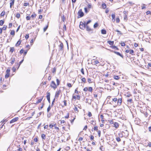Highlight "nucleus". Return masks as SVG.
Listing matches in <instances>:
<instances>
[{
	"mask_svg": "<svg viewBox=\"0 0 151 151\" xmlns=\"http://www.w3.org/2000/svg\"><path fill=\"white\" fill-rule=\"evenodd\" d=\"M112 103H113V102H114L115 103L116 101H117V104L115 105V106H114V107H116L117 106H120L121 105L122 102V98L117 99V98L115 97L113 99H112Z\"/></svg>",
	"mask_w": 151,
	"mask_h": 151,
	"instance_id": "f257e3e1",
	"label": "nucleus"
},
{
	"mask_svg": "<svg viewBox=\"0 0 151 151\" xmlns=\"http://www.w3.org/2000/svg\"><path fill=\"white\" fill-rule=\"evenodd\" d=\"M86 22H81L79 25L80 28L83 30L85 29L86 27Z\"/></svg>",
	"mask_w": 151,
	"mask_h": 151,
	"instance_id": "f03ea898",
	"label": "nucleus"
},
{
	"mask_svg": "<svg viewBox=\"0 0 151 151\" xmlns=\"http://www.w3.org/2000/svg\"><path fill=\"white\" fill-rule=\"evenodd\" d=\"M78 18L82 17L84 15V13L82 11L81 9H80L78 12Z\"/></svg>",
	"mask_w": 151,
	"mask_h": 151,
	"instance_id": "7ed1b4c3",
	"label": "nucleus"
},
{
	"mask_svg": "<svg viewBox=\"0 0 151 151\" xmlns=\"http://www.w3.org/2000/svg\"><path fill=\"white\" fill-rule=\"evenodd\" d=\"M50 86L53 88L54 89H55L57 88L55 82L52 81L50 85Z\"/></svg>",
	"mask_w": 151,
	"mask_h": 151,
	"instance_id": "20e7f679",
	"label": "nucleus"
},
{
	"mask_svg": "<svg viewBox=\"0 0 151 151\" xmlns=\"http://www.w3.org/2000/svg\"><path fill=\"white\" fill-rule=\"evenodd\" d=\"M15 60L16 58L15 57H13L12 56L11 58V61L10 62V63L12 65L13 64L14 62L15 61Z\"/></svg>",
	"mask_w": 151,
	"mask_h": 151,
	"instance_id": "39448f33",
	"label": "nucleus"
},
{
	"mask_svg": "<svg viewBox=\"0 0 151 151\" xmlns=\"http://www.w3.org/2000/svg\"><path fill=\"white\" fill-rule=\"evenodd\" d=\"M18 119V117H16L14 118L10 121V123H12L16 121H17Z\"/></svg>",
	"mask_w": 151,
	"mask_h": 151,
	"instance_id": "423d86ee",
	"label": "nucleus"
},
{
	"mask_svg": "<svg viewBox=\"0 0 151 151\" xmlns=\"http://www.w3.org/2000/svg\"><path fill=\"white\" fill-rule=\"evenodd\" d=\"M59 47L60 50H62L63 49V43L61 42L59 46Z\"/></svg>",
	"mask_w": 151,
	"mask_h": 151,
	"instance_id": "0eeeda50",
	"label": "nucleus"
},
{
	"mask_svg": "<svg viewBox=\"0 0 151 151\" xmlns=\"http://www.w3.org/2000/svg\"><path fill=\"white\" fill-rule=\"evenodd\" d=\"M113 52L115 54H116L117 55H119L122 58H123V56L122 55H121L119 52L114 51Z\"/></svg>",
	"mask_w": 151,
	"mask_h": 151,
	"instance_id": "6e6552de",
	"label": "nucleus"
},
{
	"mask_svg": "<svg viewBox=\"0 0 151 151\" xmlns=\"http://www.w3.org/2000/svg\"><path fill=\"white\" fill-rule=\"evenodd\" d=\"M50 93L48 92L47 93V99L49 102V103L50 102Z\"/></svg>",
	"mask_w": 151,
	"mask_h": 151,
	"instance_id": "1a4fd4ad",
	"label": "nucleus"
},
{
	"mask_svg": "<svg viewBox=\"0 0 151 151\" xmlns=\"http://www.w3.org/2000/svg\"><path fill=\"white\" fill-rule=\"evenodd\" d=\"M18 64L17 63L16 64V65H15L12 68V70L14 72H15V70H16V68H17V66L18 65Z\"/></svg>",
	"mask_w": 151,
	"mask_h": 151,
	"instance_id": "9d476101",
	"label": "nucleus"
},
{
	"mask_svg": "<svg viewBox=\"0 0 151 151\" xmlns=\"http://www.w3.org/2000/svg\"><path fill=\"white\" fill-rule=\"evenodd\" d=\"M43 98V97H42L41 98L38 99L37 101L36 102V103H35V104H37L39 103H40L41 102V101H42V99Z\"/></svg>",
	"mask_w": 151,
	"mask_h": 151,
	"instance_id": "9b49d317",
	"label": "nucleus"
},
{
	"mask_svg": "<svg viewBox=\"0 0 151 151\" xmlns=\"http://www.w3.org/2000/svg\"><path fill=\"white\" fill-rule=\"evenodd\" d=\"M60 90H59V91H57L56 92V94H55V97H58V96H59L60 94Z\"/></svg>",
	"mask_w": 151,
	"mask_h": 151,
	"instance_id": "f8f14e48",
	"label": "nucleus"
},
{
	"mask_svg": "<svg viewBox=\"0 0 151 151\" xmlns=\"http://www.w3.org/2000/svg\"><path fill=\"white\" fill-rule=\"evenodd\" d=\"M86 31L88 32H90L92 30L88 25H86Z\"/></svg>",
	"mask_w": 151,
	"mask_h": 151,
	"instance_id": "ddd939ff",
	"label": "nucleus"
},
{
	"mask_svg": "<svg viewBox=\"0 0 151 151\" xmlns=\"http://www.w3.org/2000/svg\"><path fill=\"white\" fill-rule=\"evenodd\" d=\"M119 126V124L118 123L114 122V124L113 127H115L116 128H118Z\"/></svg>",
	"mask_w": 151,
	"mask_h": 151,
	"instance_id": "4468645a",
	"label": "nucleus"
},
{
	"mask_svg": "<svg viewBox=\"0 0 151 151\" xmlns=\"http://www.w3.org/2000/svg\"><path fill=\"white\" fill-rule=\"evenodd\" d=\"M10 1H11L10 3V7L11 8L12 7V6L14 5V0H11Z\"/></svg>",
	"mask_w": 151,
	"mask_h": 151,
	"instance_id": "2eb2a0df",
	"label": "nucleus"
},
{
	"mask_svg": "<svg viewBox=\"0 0 151 151\" xmlns=\"http://www.w3.org/2000/svg\"><path fill=\"white\" fill-rule=\"evenodd\" d=\"M107 42L108 43L111 45H113L114 44V41H108Z\"/></svg>",
	"mask_w": 151,
	"mask_h": 151,
	"instance_id": "dca6fc26",
	"label": "nucleus"
},
{
	"mask_svg": "<svg viewBox=\"0 0 151 151\" xmlns=\"http://www.w3.org/2000/svg\"><path fill=\"white\" fill-rule=\"evenodd\" d=\"M102 7L103 9H105L106 8V4L105 3H103L102 4Z\"/></svg>",
	"mask_w": 151,
	"mask_h": 151,
	"instance_id": "f3484780",
	"label": "nucleus"
},
{
	"mask_svg": "<svg viewBox=\"0 0 151 151\" xmlns=\"http://www.w3.org/2000/svg\"><path fill=\"white\" fill-rule=\"evenodd\" d=\"M101 32L103 34H106V32L105 30L103 29L101 30Z\"/></svg>",
	"mask_w": 151,
	"mask_h": 151,
	"instance_id": "a211bd4d",
	"label": "nucleus"
},
{
	"mask_svg": "<svg viewBox=\"0 0 151 151\" xmlns=\"http://www.w3.org/2000/svg\"><path fill=\"white\" fill-rule=\"evenodd\" d=\"M21 43V41L20 40H19L17 42V43L16 44L15 46L17 47L19 45H20Z\"/></svg>",
	"mask_w": 151,
	"mask_h": 151,
	"instance_id": "6ab92c4d",
	"label": "nucleus"
},
{
	"mask_svg": "<svg viewBox=\"0 0 151 151\" xmlns=\"http://www.w3.org/2000/svg\"><path fill=\"white\" fill-rule=\"evenodd\" d=\"M114 78L116 80H118L119 78V77L118 76H114Z\"/></svg>",
	"mask_w": 151,
	"mask_h": 151,
	"instance_id": "aec40b11",
	"label": "nucleus"
},
{
	"mask_svg": "<svg viewBox=\"0 0 151 151\" xmlns=\"http://www.w3.org/2000/svg\"><path fill=\"white\" fill-rule=\"evenodd\" d=\"M73 109L75 111H76V113H78L79 111L77 108L76 106L75 107V108Z\"/></svg>",
	"mask_w": 151,
	"mask_h": 151,
	"instance_id": "412c9836",
	"label": "nucleus"
},
{
	"mask_svg": "<svg viewBox=\"0 0 151 151\" xmlns=\"http://www.w3.org/2000/svg\"><path fill=\"white\" fill-rule=\"evenodd\" d=\"M14 50V48L13 47H11L10 48V52L12 53L13 52Z\"/></svg>",
	"mask_w": 151,
	"mask_h": 151,
	"instance_id": "4be33fe9",
	"label": "nucleus"
},
{
	"mask_svg": "<svg viewBox=\"0 0 151 151\" xmlns=\"http://www.w3.org/2000/svg\"><path fill=\"white\" fill-rule=\"evenodd\" d=\"M10 34L14 36L15 35V31L14 30H12Z\"/></svg>",
	"mask_w": 151,
	"mask_h": 151,
	"instance_id": "5701e85b",
	"label": "nucleus"
},
{
	"mask_svg": "<svg viewBox=\"0 0 151 151\" xmlns=\"http://www.w3.org/2000/svg\"><path fill=\"white\" fill-rule=\"evenodd\" d=\"M41 137L42 139H45L46 138V135L44 134H42L41 135Z\"/></svg>",
	"mask_w": 151,
	"mask_h": 151,
	"instance_id": "b1692460",
	"label": "nucleus"
},
{
	"mask_svg": "<svg viewBox=\"0 0 151 151\" xmlns=\"http://www.w3.org/2000/svg\"><path fill=\"white\" fill-rule=\"evenodd\" d=\"M116 141L119 142H120L121 140L120 138L119 137H117L116 138Z\"/></svg>",
	"mask_w": 151,
	"mask_h": 151,
	"instance_id": "393cba45",
	"label": "nucleus"
},
{
	"mask_svg": "<svg viewBox=\"0 0 151 151\" xmlns=\"http://www.w3.org/2000/svg\"><path fill=\"white\" fill-rule=\"evenodd\" d=\"M82 82H83L84 83H86V79L85 78H83L81 79Z\"/></svg>",
	"mask_w": 151,
	"mask_h": 151,
	"instance_id": "a878e982",
	"label": "nucleus"
},
{
	"mask_svg": "<svg viewBox=\"0 0 151 151\" xmlns=\"http://www.w3.org/2000/svg\"><path fill=\"white\" fill-rule=\"evenodd\" d=\"M4 22L2 20H0V25L2 26L4 23Z\"/></svg>",
	"mask_w": 151,
	"mask_h": 151,
	"instance_id": "bb28decb",
	"label": "nucleus"
},
{
	"mask_svg": "<svg viewBox=\"0 0 151 151\" xmlns=\"http://www.w3.org/2000/svg\"><path fill=\"white\" fill-rule=\"evenodd\" d=\"M53 126H54V127H55V129H57V130H59V128L58 127H56V124H55L53 125Z\"/></svg>",
	"mask_w": 151,
	"mask_h": 151,
	"instance_id": "cd10ccee",
	"label": "nucleus"
},
{
	"mask_svg": "<svg viewBox=\"0 0 151 151\" xmlns=\"http://www.w3.org/2000/svg\"><path fill=\"white\" fill-rule=\"evenodd\" d=\"M56 81H57V85L58 86L60 84V81L58 79H57Z\"/></svg>",
	"mask_w": 151,
	"mask_h": 151,
	"instance_id": "c85d7f7f",
	"label": "nucleus"
},
{
	"mask_svg": "<svg viewBox=\"0 0 151 151\" xmlns=\"http://www.w3.org/2000/svg\"><path fill=\"white\" fill-rule=\"evenodd\" d=\"M23 60H24V59H23L22 61H21L19 62V64L18 65V67L17 69H18V68H19V66H20V65L21 64V63H22L23 62Z\"/></svg>",
	"mask_w": 151,
	"mask_h": 151,
	"instance_id": "c756f323",
	"label": "nucleus"
},
{
	"mask_svg": "<svg viewBox=\"0 0 151 151\" xmlns=\"http://www.w3.org/2000/svg\"><path fill=\"white\" fill-rule=\"evenodd\" d=\"M88 81L89 83H91L92 82L91 79L89 78H88Z\"/></svg>",
	"mask_w": 151,
	"mask_h": 151,
	"instance_id": "7c9ffc66",
	"label": "nucleus"
},
{
	"mask_svg": "<svg viewBox=\"0 0 151 151\" xmlns=\"http://www.w3.org/2000/svg\"><path fill=\"white\" fill-rule=\"evenodd\" d=\"M129 53L130 54L133 55V54L134 53V51L132 50H129Z\"/></svg>",
	"mask_w": 151,
	"mask_h": 151,
	"instance_id": "2f4dec72",
	"label": "nucleus"
},
{
	"mask_svg": "<svg viewBox=\"0 0 151 151\" xmlns=\"http://www.w3.org/2000/svg\"><path fill=\"white\" fill-rule=\"evenodd\" d=\"M88 90L90 92H92V91H93V88L92 87H89Z\"/></svg>",
	"mask_w": 151,
	"mask_h": 151,
	"instance_id": "473e14b6",
	"label": "nucleus"
},
{
	"mask_svg": "<svg viewBox=\"0 0 151 151\" xmlns=\"http://www.w3.org/2000/svg\"><path fill=\"white\" fill-rule=\"evenodd\" d=\"M112 48L113 49H116V50H118V48L116 46H113L112 47Z\"/></svg>",
	"mask_w": 151,
	"mask_h": 151,
	"instance_id": "72a5a7b5",
	"label": "nucleus"
},
{
	"mask_svg": "<svg viewBox=\"0 0 151 151\" xmlns=\"http://www.w3.org/2000/svg\"><path fill=\"white\" fill-rule=\"evenodd\" d=\"M111 17L112 19H115V13H114L112 14L111 15Z\"/></svg>",
	"mask_w": 151,
	"mask_h": 151,
	"instance_id": "f704fd0d",
	"label": "nucleus"
},
{
	"mask_svg": "<svg viewBox=\"0 0 151 151\" xmlns=\"http://www.w3.org/2000/svg\"><path fill=\"white\" fill-rule=\"evenodd\" d=\"M115 31L118 32V34H120V35L122 34V32H121L119 31L118 30H116Z\"/></svg>",
	"mask_w": 151,
	"mask_h": 151,
	"instance_id": "c9c22d12",
	"label": "nucleus"
},
{
	"mask_svg": "<svg viewBox=\"0 0 151 151\" xmlns=\"http://www.w3.org/2000/svg\"><path fill=\"white\" fill-rule=\"evenodd\" d=\"M98 24L97 23H95L93 25L94 28H96L98 26Z\"/></svg>",
	"mask_w": 151,
	"mask_h": 151,
	"instance_id": "e433bc0d",
	"label": "nucleus"
},
{
	"mask_svg": "<svg viewBox=\"0 0 151 151\" xmlns=\"http://www.w3.org/2000/svg\"><path fill=\"white\" fill-rule=\"evenodd\" d=\"M48 26L47 25L46 27H44V28L43 29V31H44V32H45L46 30L48 28Z\"/></svg>",
	"mask_w": 151,
	"mask_h": 151,
	"instance_id": "4c0bfd02",
	"label": "nucleus"
},
{
	"mask_svg": "<svg viewBox=\"0 0 151 151\" xmlns=\"http://www.w3.org/2000/svg\"><path fill=\"white\" fill-rule=\"evenodd\" d=\"M9 76V74H6L5 75V78H8Z\"/></svg>",
	"mask_w": 151,
	"mask_h": 151,
	"instance_id": "58836bf2",
	"label": "nucleus"
},
{
	"mask_svg": "<svg viewBox=\"0 0 151 151\" xmlns=\"http://www.w3.org/2000/svg\"><path fill=\"white\" fill-rule=\"evenodd\" d=\"M5 14V12H2L1 14V16H4Z\"/></svg>",
	"mask_w": 151,
	"mask_h": 151,
	"instance_id": "ea45409f",
	"label": "nucleus"
},
{
	"mask_svg": "<svg viewBox=\"0 0 151 151\" xmlns=\"http://www.w3.org/2000/svg\"><path fill=\"white\" fill-rule=\"evenodd\" d=\"M116 20L117 23H119L120 22V20L119 17L116 18Z\"/></svg>",
	"mask_w": 151,
	"mask_h": 151,
	"instance_id": "a19ab883",
	"label": "nucleus"
},
{
	"mask_svg": "<svg viewBox=\"0 0 151 151\" xmlns=\"http://www.w3.org/2000/svg\"><path fill=\"white\" fill-rule=\"evenodd\" d=\"M10 70L9 69H7L6 71V74H10Z\"/></svg>",
	"mask_w": 151,
	"mask_h": 151,
	"instance_id": "79ce46f5",
	"label": "nucleus"
},
{
	"mask_svg": "<svg viewBox=\"0 0 151 151\" xmlns=\"http://www.w3.org/2000/svg\"><path fill=\"white\" fill-rule=\"evenodd\" d=\"M98 136L99 137H100L101 136V131L100 130L97 131Z\"/></svg>",
	"mask_w": 151,
	"mask_h": 151,
	"instance_id": "37998d69",
	"label": "nucleus"
},
{
	"mask_svg": "<svg viewBox=\"0 0 151 151\" xmlns=\"http://www.w3.org/2000/svg\"><path fill=\"white\" fill-rule=\"evenodd\" d=\"M91 22V20H89L86 23V25H88V24H89V23H90Z\"/></svg>",
	"mask_w": 151,
	"mask_h": 151,
	"instance_id": "c03bdc74",
	"label": "nucleus"
},
{
	"mask_svg": "<svg viewBox=\"0 0 151 151\" xmlns=\"http://www.w3.org/2000/svg\"><path fill=\"white\" fill-rule=\"evenodd\" d=\"M50 109H51V108L50 107V106H49L47 108V111L48 112L50 110Z\"/></svg>",
	"mask_w": 151,
	"mask_h": 151,
	"instance_id": "a18cd8bd",
	"label": "nucleus"
},
{
	"mask_svg": "<svg viewBox=\"0 0 151 151\" xmlns=\"http://www.w3.org/2000/svg\"><path fill=\"white\" fill-rule=\"evenodd\" d=\"M20 15L19 14H17L16 17L17 18H20Z\"/></svg>",
	"mask_w": 151,
	"mask_h": 151,
	"instance_id": "49530a36",
	"label": "nucleus"
},
{
	"mask_svg": "<svg viewBox=\"0 0 151 151\" xmlns=\"http://www.w3.org/2000/svg\"><path fill=\"white\" fill-rule=\"evenodd\" d=\"M94 130L97 131L98 130V127L97 126H95L94 127Z\"/></svg>",
	"mask_w": 151,
	"mask_h": 151,
	"instance_id": "de8ad7c7",
	"label": "nucleus"
},
{
	"mask_svg": "<svg viewBox=\"0 0 151 151\" xmlns=\"http://www.w3.org/2000/svg\"><path fill=\"white\" fill-rule=\"evenodd\" d=\"M109 122L111 124H114V123L113 120H109Z\"/></svg>",
	"mask_w": 151,
	"mask_h": 151,
	"instance_id": "09e8293b",
	"label": "nucleus"
},
{
	"mask_svg": "<svg viewBox=\"0 0 151 151\" xmlns=\"http://www.w3.org/2000/svg\"><path fill=\"white\" fill-rule=\"evenodd\" d=\"M36 16V15L35 14H32L31 15V17L32 18H35Z\"/></svg>",
	"mask_w": 151,
	"mask_h": 151,
	"instance_id": "8fccbe9b",
	"label": "nucleus"
},
{
	"mask_svg": "<svg viewBox=\"0 0 151 151\" xmlns=\"http://www.w3.org/2000/svg\"><path fill=\"white\" fill-rule=\"evenodd\" d=\"M91 137H90V139L91 140H93V139L94 138V137L92 135H90Z\"/></svg>",
	"mask_w": 151,
	"mask_h": 151,
	"instance_id": "3c124183",
	"label": "nucleus"
},
{
	"mask_svg": "<svg viewBox=\"0 0 151 151\" xmlns=\"http://www.w3.org/2000/svg\"><path fill=\"white\" fill-rule=\"evenodd\" d=\"M145 4H142V5L141 6V7H142V9H145V8H146V7L145 6Z\"/></svg>",
	"mask_w": 151,
	"mask_h": 151,
	"instance_id": "603ef678",
	"label": "nucleus"
},
{
	"mask_svg": "<svg viewBox=\"0 0 151 151\" xmlns=\"http://www.w3.org/2000/svg\"><path fill=\"white\" fill-rule=\"evenodd\" d=\"M81 73L83 74V75H84V70H83V68H82L81 70Z\"/></svg>",
	"mask_w": 151,
	"mask_h": 151,
	"instance_id": "864d4df0",
	"label": "nucleus"
},
{
	"mask_svg": "<svg viewBox=\"0 0 151 151\" xmlns=\"http://www.w3.org/2000/svg\"><path fill=\"white\" fill-rule=\"evenodd\" d=\"M31 17L29 16L26 17V18L27 20H29L30 19Z\"/></svg>",
	"mask_w": 151,
	"mask_h": 151,
	"instance_id": "5fc2aeb1",
	"label": "nucleus"
},
{
	"mask_svg": "<svg viewBox=\"0 0 151 151\" xmlns=\"http://www.w3.org/2000/svg\"><path fill=\"white\" fill-rule=\"evenodd\" d=\"M132 99H128L127 100V102H129L130 103H131L132 102Z\"/></svg>",
	"mask_w": 151,
	"mask_h": 151,
	"instance_id": "6e6d98bb",
	"label": "nucleus"
},
{
	"mask_svg": "<svg viewBox=\"0 0 151 151\" xmlns=\"http://www.w3.org/2000/svg\"><path fill=\"white\" fill-rule=\"evenodd\" d=\"M109 12V10L108 8H106L105 9V12L106 13H107Z\"/></svg>",
	"mask_w": 151,
	"mask_h": 151,
	"instance_id": "4d7b16f0",
	"label": "nucleus"
},
{
	"mask_svg": "<svg viewBox=\"0 0 151 151\" xmlns=\"http://www.w3.org/2000/svg\"><path fill=\"white\" fill-rule=\"evenodd\" d=\"M92 115L91 113V112H89L88 114V116L89 117H91V116H92Z\"/></svg>",
	"mask_w": 151,
	"mask_h": 151,
	"instance_id": "13d9d810",
	"label": "nucleus"
},
{
	"mask_svg": "<svg viewBox=\"0 0 151 151\" xmlns=\"http://www.w3.org/2000/svg\"><path fill=\"white\" fill-rule=\"evenodd\" d=\"M12 25V23H9V28H10L11 27Z\"/></svg>",
	"mask_w": 151,
	"mask_h": 151,
	"instance_id": "bf43d9fd",
	"label": "nucleus"
},
{
	"mask_svg": "<svg viewBox=\"0 0 151 151\" xmlns=\"http://www.w3.org/2000/svg\"><path fill=\"white\" fill-rule=\"evenodd\" d=\"M29 5V4L28 3H24V6H26L27 5Z\"/></svg>",
	"mask_w": 151,
	"mask_h": 151,
	"instance_id": "052dcab7",
	"label": "nucleus"
},
{
	"mask_svg": "<svg viewBox=\"0 0 151 151\" xmlns=\"http://www.w3.org/2000/svg\"><path fill=\"white\" fill-rule=\"evenodd\" d=\"M83 90L85 91H87L88 90V88L87 87H85Z\"/></svg>",
	"mask_w": 151,
	"mask_h": 151,
	"instance_id": "680f3d73",
	"label": "nucleus"
},
{
	"mask_svg": "<svg viewBox=\"0 0 151 151\" xmlns=\"http://www.w3.org/2000/svg\"><path fill=\"white\" fill-rule=\"evenodd\" d=\"M120 44L122 46H124L125 45V44L124 42H121L120 43Z\"/></svg>",
	"mask_w": 151,
	"mask_h": 151,
	"instance_id": "e2e57ef3",
	"label": "nucleus"
},
{
	"mask_svg": "<svg viewBox=\"0 0 151 151\" xmlns=\"http://www.w3.org/2000/svg\"><path fill=\"white\" fill-rule=\"evenodd\" d=\"M29 34L26 35L25 37V39H27L29 38Z\"/></svg>",
	"mask_w": 151,
	"mask_h": 151,
	"instance_id": "0e129e2a",
	"label": "nucleus"
},
{
	"mask_svg": "<svg viewBox=\"0 0 151 151\" xmlns=\"http://www.w3.org/2000/svg\"><path fill=\"white\" fill-rule=\"evenodd\" d=\"M67 86L69 87H72V85L70 83H68L67 84Z\"/></svg>",
	"mask_w": 151,
	"mask_h": 151,
	"instance_id": "69168bd1",
	"label": "nucleus"
},
{
	"mask_svg": "<svg viewBox=\"0 0 151 151\" xmlns=\"http://www.w3.org/2000/svg\"><path fill=\"white\" fill-rule=\"evenodd\" d=\"M24 52V50L23 49H22L20 51V54H22Z\"/></svg>",
	"mask_w": 151,
	"mask_h": 151,
	"instance_id": "338daca9",
	"label": "nucleus"
},
{
	"mask_svg": "<svg viewBox=\"0 0 151 151\" xmlns=\"http://www.w3.org/2000/svg\"><path fill=\"white\" fill-rule=\"evenodd\" d=\"M69 117V114L68 113L67 115L65 117V118L66 119H68Z\"/></svg>",
	"mask_w": 151,
	"mask_h": 151,
	"instance_id": "774afa93",
	"label": "nucleus"
}]
</instances>
